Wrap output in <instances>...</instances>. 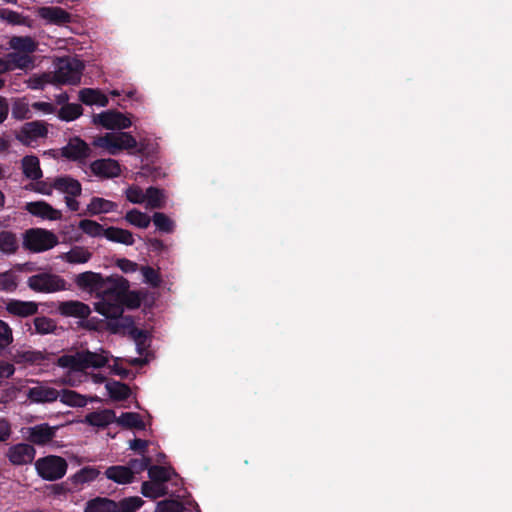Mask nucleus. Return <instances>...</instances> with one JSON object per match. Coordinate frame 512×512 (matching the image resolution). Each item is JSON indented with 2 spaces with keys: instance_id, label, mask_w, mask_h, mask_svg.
Wrapping results in <instances>:
<instances>
[{
  "instance_id": "obj_1",
  "label": "nucleus",
  "mask_w": 512,
  "mask_h": 512,
  "mask_svg": "<svg viewBox=\"0 0 512 512\" xmlns=\"http://www.w3.org/2000/svg\"><path fill=\"white\" fill-rule=\"evenodd\" d=\"M37 475L45 481L54 482L62 479L68 469L65 458L58 455H46L34 462Z\"/></svg>"
},
{
  "instance_id": "obj_2",
  "label": "nucleus",
  "mask_w": 512,
  "mask_h": 512,
  "mask_svg": "<svg viewBox=\"0 0 512 512\" xmlns=\"http://www.w3.org/2000/svg\"><path fill=\"white\" fill-rule=\"evenodd\" d=\"M103 287L99 290L98 296L101 300L95 303V307L103 305L110 308L109 305H119L126 288H129V281L122 276H111L104 278Z\"/></svg>"
},
{
  "instance_id": "obj_3",
  "label": "nucleus",
  "mask_w": 512,
  "mask_h": 512,
  "mask_svg": "<svg viewBox=\"0 0 512 512\" xmlns=\"http://www.w3.org/2000/svg\"><path fill=\"white\" fill-rule=\"evenodd\" d=\"M58 243V237L52 231L43 228H30L23 234L24 248L34 253L52 249Z\"/></svg>"
},
{
  "instance_id": "obj_4",
  "label": "nucleus",
  "mask_w": 512,
  "mask_h": 512,
  "mask_svg": "<svg viewBox=\"0 0 512 512\" xmlns=\"http://www.w3.org/2000/svg\"><path fill=\"white\" fill-rule=\"evenodd\" d=\"M107 308L103 305L94 307L95 311L107 318L106 330L112 334H126L127 328L133 324V317L123 315V308L118 305H109Z\"/></svg>"
},
{
  "instance_id": "obj_5",
  "label": "nucleus",
  "mask_w": 512,
  "mask_h": 512,
  "mask_svg": "<svg viewBox=\"0 0 512 512\" xmlns=\"http://www.w3.org/2000/svg\"><path fill=\"white\" fill-rule=\"evenodd\" d=\"M84 65L76 58H60L57 68L52 72L55 84L76 85L80 82Z\"/></svg>"
},
{
  "instance_id": "obj_6",
  "label": "nucleus",
  "mask_w": 512,
  "mask_h": 512,
  "mask_svg": "<svg viewBox=\"0 0 512 512\" xmlns=\"http://www.w3.org/2000/svg\"><path fill=\"white\" fill-rule=\"evenodd\" d=\"M52 186L58 192L65 194V203L70 211L79 210L80 204L76 198L82 194V185L77 179L69 175L57 176L52 179Z\"/></svg>"
},
{
  "instance_id": "obj_7",
  "label": "nucleus",
  "mask_w": 512,
  "mask_h": 512,
  "mask_svg": "<svg viewBox=\"0 0 512 512\" xmlns=\"http://www.w3.org/2000/svg\"><path fill=\"white\" fill-rule=\"evenodd\" d=\"M95 147L105 148L109 154L116 155L119 150H131L137 147V140L127 132L106 133L94 139Z\"/></svg>"
},
{
  "instance_id": "obj_8",
  "label": "nucleus",
  "mask_w": 512,
  "mask_h": 512,
  "mask_svg": "<svg viewBox=\"0 0 512 512\" xmlns=\"http://www.w3.org/2000/svg\"><path fill=\"white\" fill-rule=\"evenodd\" d=\"M28 287L38 293H54L67 290V282L57 274L42 272L32 275L27 280Z\"/></svg>"
},
{
  "instance_id": "obj_9",
  "label": "nucleus",
  "mask_w": 512,
  "mask_h": 512,
  "mask_svg": "<svg viewBox=\"0 0 512 512\" xmlns=\"http://www.w3.org/2000/svg\"><path fill=\"white\" fill-rule=\"evenodd\" d=\"M91 153L90 146L78 136L70 138L68 143L60 149L63 158L80 164H84Z\"/></svg>"
},
{
  "instance_id": "obj_10",
  "label": "nucleus",
  "mask_w": 512,
  "mask_h": 512,
  "mask_svg": "<svg viewBox=\"0 0 512 512\" xmlns=\"http://www.w3.org/2000/svg\"><path fill=\"white\" fill-rule=\"evenodd\" d=\"M93 122L99 124L105 129H126L132 125L130 118L116 110H107L93 116Z\"/></svg>"
},
{
  "instance_id": "obj_11",
  "label": "nucleus",
  "mask_w": 512,
  "mask_h": 512,
  "mask_svg": "<svg viewBox=\"0 0 512 512\" xmlns=\"http://www.w3.org/2000/svg\"><path fill=\"white\" fill-rule=\"evenodd\" d=\"M36 455L35 448L27 443H18L11 446L6 456L15 466L27 465L33 462Z\"/></svg>"
},
{
  "instance_id": "obj_12",
  "label": "nucleus",
  "mask_w": 512,
  "mask_h": 512,
  "mask_svg": "<svg viewBox=\"0 0 512 512\" xmlns=\"http://www.w3.org/2000/svg\"><path fill=\"white\" fill-rule=\"evenodd\" d=\"M56 429V427H52L48 423H41L28 427L26 438L32 444L44 446L54 439L56 436Z\"/></svg>"
},
{
  "instance_id": "obj_13",
  "label": "nucleus",
  "mask_w": 512,
  "mask_h": 512,
  "mask_svg": "<svg viewBox=\"0 0 512 512\" xmlns=\"http://www.w3.org/2000/svg\"><path fill=\"white\" fill-rule=\"evenodd\" d=\"M59 314L64 317L87 319L91 314L88 304L79 300H67L59 302L57 308Z\"/></svg>"
},
{
  "instance_id": "obj_14",
  "label": "nucleus",
  "mask_w": 512,
  "mask_h": 512,
  "mask_svg": "<svg viewBox=\"0 0 512 512\" xmlns=\"http://www.w3.org/2000/svg\"><path fill=\"white\" fill-rule=\"evenodd\" d=\"M7 357L17 364H44L49 361V355L45 352L38 350H15V352L9 349Z\"/></svg>"
},
{
  "instance_id": "obj_15",
  "label": "nucleus",
  "mask_w": 512,
  "mask_h": 512,
  "mask_svg": "<svg viewBox=\"0 0 512 512\" xmlns=\"http://www.w3.org/2000/svg\"><path fill=\"white\" fill-rule=\"evenodd\" d=\"M91 172L100 178H115L121 174L120 164L112 158L97 159L90 164Z\"/></svg>"
},
{
  "instance_id": "obj_16",
  "label": "nucleus",
  "mask_w": 512,
  "mask_h": 512,
  "mask_svg": "<svg viewBox=\"0 0 512 512\" xmlns=\"http://www.w3.org/2000/svg\"><path fill=\"white\" fill-rule=\"evenodd\" d=\"M74 282L81 290L98 294L103 287L104 277L100 273L86 271L76 275Z\"/></svg>"
},
{
  "instance_id": "obj_17",
  "label": "nucleus",
  "mask_w": 512,
  "mask_h": 512,
  "mask_svg": "<svg viewBox=\"0 0 512 512\" xmlns=\"http://www.w3.org/2000/svg\"><path fill=\"white\" fill-rule=\"evenodd\" d=\"M6 311L17 317H29L38 313V304L34 301L9 299L5 305Z\"/></svg>"
},
{
  "instance_id": "obj_18",
  "label": "nucleus",
  "mask_w": 512,
  "mask_h": 512,
  "mask_svg": "<svg viewBox=\"0 0 512 512\" xmlns=\"http://www.w3.org/2000/svg\"><path fill=\"white\" fill-rule=\"evenodd\" d=\"M27 212L33 216L48 220H60L62 213L60 210L53 208L45 201L28 202L25 206Z\"/></svg>"
},
{
  "instance_id": "obj_19",
  "label": "nucleus",
  "mask_w": 512,
  "mask_h": 512,
  "mask_svg": "<svg viewBox=\"0 0 512 512\" xmlns=\"http://www.w3.org/2000/svg\"><path fill=\"white\" fill-rule=\"evenodd\" d=\"M26 395L32 403H51L58 399L59 391L53 387L37 385L29 388Z\"/></svg>"
},
{
  "instance_id": "obj_20",
  "label": "nucleus",
  "mask_w": 512,
  "mask_h": 512,
  "mask_svg": "<svg viewBox=\"0 0 512 512\" xmlns=\"http://www.w3.org/2000/svg\"><path fill=\"white\" fill-rule=\"evenodd\" d=\"M38 14L42 19L55 25H64L71 22L72 16L66 10L57 6H44L39 8Z\"/></svg>"
},
{
  "instance_id": "obj_21",
  "label": "nucleus",
  "mask_w": 512,
  "mask_h": 512,
  "mask_svg": "<svg viewBox=\"0 0 512 512\" xmlns=\"http://www.w3.org/2000/svg\"><path fill=\"white\" fill-rule=\"evenodd\" d=\"M23 175L33 181H38L43 177L39 158L35 155H27L21 160Z\"/></svg>"
},
{
  "instance_id": "obj_22",
  "label": "nucleus",
  "mask_w": 512,
  "mask_h": 512,
  "mask_svg": "<svg viewBox=\"0 0 512 512\" xmlns=\"http://www.w3.org/2000/svg\"><path fill=\"white\" fill-rule=\"evenodd\" d=\"M79 99L85 105H97L106 107L109 103L108 97L100 90L93 88H83L79 91Z\"/></svg>"
},
{
  "instance_id": "obj_23",
  "label": "nucleus",
  "mask_w": 512,
  "mask_h": 512,
  "mask_svg": "<svg viewBox=\"0 0 512 512\" xmlns=\"http://www.w3.org/2000/svg\"><path fill=\"white\" fill-rule=\"evenodd\" d=\"M84 422L90 426L104 428L115 422V412L111 409L94 411L85 416Z\"/></svg>"
},
{
  "instance_id": "obj_24",
  "label": "nucleus",
  "mask_w": 512,
  "mask_h": 512,
  "mask_svg": "<svg viewBox=\"0 0 512 512\" xmlns=\"http://www.w3.org/2000/svg\"><path fill=\"white\" fill-rule=\"evenodd\" d=\"M23 138H20L22 142L25 140H36L38 138L46 137L48 134V128L44 122L32 121L26 123L21 130Z\"/></svg>"
},
{
  "instance_id": "obj_25",
  "label": "nucleus",
  "mask_w": 512,
  "mask_h": 512,
  "mask_svg": "<svg viewBox=\"0 0 512 512\" xmlns=\"http://www.w3.org/2000/svg\"><path fill=\"white\" fill-rule=\"evenodd\" d=\"M9 46L15 52L30 55L37 50V42L30 36H13L9 40Z\"/></svg>"
},
{
  "instance_id": "obj_26",
  "label": "nucleus",
  "mask_w": 512,
  "mask_h": 512,
  "mask_svg": "<svg viewBox=\"0 0 512 512\" xmlns=\"http://www.w3.org/2000/svg\"><path fill=\"white\" fill-rule=\"evenodd\" d=\"M105 475L108 479L118 484H129L134 480L133 471L127 466L122 465L108 467L105 471Z\"/></svg>"
},
{
  "instance_id": "obj_27",
  "label": "nucleus",
  "mask_w": 512,
  "mask_h": 512,
  "mask_svg": "<svg viewBox=\"0 0 512 512\" xmlns=\"http://www.w3.org/2000/svg\"><path fill=\"white\" fill-rule=\"evenodd\" d=\"M56 365L74 372L85 371V366H83L82 361V351H76L74 354H64L58 357Z\"/></svg>"
},
{
  "instance_id": "obj_28",
  "label": "nucleus",
  "mask_w": 512,
  "mask_h": 512,
  "mask_svg": "<svg viewBox=\"0 0 512 512\" xmlns=\"http://www.w3.org/2000/svg\"><path fill=\"white\" fill-rule=\"evenodd\" d=\"M117 502L106 497H96L86 503L84 512H118Z\"/></svg>"
},
{
  "instance_id": "obj_29",
  "label": "nucleus",
  "mask_w": 512,
  "mask_h": 512,
  "mask_svg": "<svg viewBox=\"0 0 512 512\" xmlns=\"http://www.w3.org/2000/svg\"><path fill=\"white\" fill-rule=\"evenodd\" d=\"M105 238L111 242L131 246L134 244L133 234L126 229L110 226L105 230Z\"/></svg>"
},
{
  "instance_id": "obj_30",
  "label": "nucleus",
  "mask_w": 512,
  "mask_h": 512,
  "mask_svg": "<svg viewBox=\"0 0 512 512\" xmlns=\"http://www.w3.org/2000/svg\"><path fill=\"white\" fill-rule=\"evenodd\" d=\"M92 257V253L85 247L74 246L68 252L63 253L60 258L70 264H84Z\"/></svg>"
},
{
  "instance_id": "obj_31",
  "label": "nucleus",
  "mask_w": 512,
  "mask_h": 512,
  "mask_svg": "<svg viewBox=\"0 0 512 512\" xmlns=\"http://www.w3.org/2000/svg\"><path fill=\"white\" fill-rule=\"evenodd\" d=\"M117 208V203L101 197H93L87 205V211L90 215L114 212Z\"/></svg>"
},
{
  "instance_id": "obj_32",
  "label": "nucleus",
  "mask_w": 512,
  "mask_h": 512,
  "mask_svg": "<svg viewBox=\"0 0 512 512\" xmlns=\"http://www.w3.org/2000/svg\"><path fill=\"white\" fill-rule=\"evenodd\" d=\"M115 422L128 429H145V423L141 416L135 412H123L119 417L115 416Z\"/></svg>"
},
{
  "instance_id": "obj_33",
  "label": "nucleus",
  "mask_w": 512,
  "mask_h": 512,
  "mask_svg": "<svg viewBox=\"0 0 512 512\" xmlns=\"http://www.w3.org/2000/svg\"><path fill=\"white\" fill-rule=\"evenodd\" d=\"M58 398L63 404L70 407H84L88 403L86 396L70 389H62Z\"/></svg>"
},
{
  "instance_id": "obj_34",
  "label": "nucleus",
  "mask_w": 512,
  "mask_h": 512,
  "mask_svg": "<svg viewBox=\"0 0 512 512\" xmlns=\"http://www.w3.org/2000/svg\"><path fill=\"white\" fill-rule=\"evenodd\" d=\"M7 58L9 61V66L11 67V71L15 69L27 70L32 68L34 65V59L31 55L14 51L8 53Z\"/></svg>"
},
{
  "instance_id": "obj_35",
  "label": "nucleus",
  "mask_w": 512,
  "mask_h": 512,
  "mask_svg": "<svg viewBox=\"0 0 512 512\" xmlns=\"http://www.w3.org/2000/svg\"><path fill=\"white\" fill-rule=\"evenodd\" d=\"M148 476L151 481L155 483H161L165 485L171 479V476L175 473V470L172 467H165L159 465H149L148 467Z\"/></svg>"
},
{
  "instance_id": "obj_36",
  "label": "nucleus",
  "mask_w": 512,
  "mask_h": 512,
  "mask_svg": "<svg viewBox=\"0 0 512 512\" xmlns=\"http://www.w3.org/2000/svg\"><path fill=\"white\" fill-rule=\"evenodd\" d=\"M13 341L12 328L7 322L0 319V357H7Z\"/></svg>"
},
{
  "instance_id": "obj_37",
  "label": "nucleus",
  "mask_w": 512,
  "mask_h": 512,
  "mask_svg": "<svg viewBox=\"0 0 512 512\" xmlns=\"http://www.w3.org/2000/svg\"><path fill=\"white\" fill-rule=\"evenodd\" d=\"M18 239L12 231H0V251L4 254H14L18 250Z\"/></svg>"
},
{
  "instance_id": "obj_38",
  "label": "nucleus",
  "mask_w": 512,
  "mask_h": 512,
  "mask_svg": "<svg viewBox=\"0 0 512 512\" xmlns=\"http://www.w3.org/2000/svg\"><path fill=\"white\" fill-rule=\"evenodd\" d=\"M82 361L83 366H85V370L89 368L99 369L107 364L108 357L103 354L85 350L82 351Z\"/></svg>"
},
{
  "instance_id": "obj_39",
  "label": "nucleus",
  "mask_w": 512,
  "mask_h": 512,
  "mask_svg": "<svg viewBox=\"0 0 512 512\" xmlns=\"http://www.w3.org/2000/svg\"><path fill=\"white\" fill-rule=\"evenodd\" d=\"M109 396L115 401H125L131 395L130 387L122 382L114 381L113 383L106 384Z\"/></svg>"
},
{
  "instance_id": "obj_40",
  "label": "nucleus",
  "mask_w": 512,
  "mask_h": 512,
  "mask_svg": "<svg viewBox=\"0 0 512 512\" xmlns=\"http://www.w3.org/2000/svg\"><path fill=\"white\" fill-rule=\"evenodd\" d=\"M141 493L144 497L157 499L167 494V487L161 483L144 481L141 486Z\"/></svg>"
},
{
  "instance_id": "obj_41",
  "label": "nucleus",
  "mask_w": 512,
  "mask_h": 512,
  "mask_svg": "<svg viewBox=\"0 0 512 512\" xmlns=\"http://www.w3.org/2000/svg\"><path fill=\"white\" fill-rule=\"evenodd\" d=\"M145 200L148 208L161 209L164 207L163 191L157 187L150 186L146 189Z\"/></svg>"
},
{
  "instance_id": "obj_42",
  "label": "nucleus",
  "mask_w": 512,
  "mask_h": 512,
  "mask_svg": "<svg viewBox=\"0 0 512 512\" xmlns=\"http://www.w3.org/2000/svg\"><path fill=\"white\" fill-rule=\"evenodd\" d=\"M125 220L138 228H148L151 223V218L138 209H131L125 215Z\"/></svg>"
},
{
  "instance_id": "obj_43",
  "label": "nucleus",
  "mask_w": 512,
  "mask_h": 512,
  "mask_svg": "<svg viewBox=\"0 0 512 512\" xmlns=\"http://www.w3.org/2000/svg\"><path fill=\"white\" fill-rule=\"evenodd\" d=\"M33 323L35 332L40 335L52 334L57 330L56 321L46 316L35 317Z\"/></svg>"
},
{
  "instance_id": "obj_44",
  "label": "nucleus",
  "mask_w": 512,
  "mask_h": 512,
  "mask_svg": "<svg viewBox=\"0 0 512 512\" xmlns=\"http://www.w3.org/2000/svg\"><path fill=\"white\" fill-rule=\"evenodd\" d=\"M18 287V276L12 270L0 272V292L12 293Z\"/></svg>"
},
{
  "instance_id": "obj_45",
  "label": "nucleus",
  "mask_w": 512,
  "mask_h": 512,
  "mask_svg": "<svg viewBox=\"0 0 512 512\" xmlns=\"http://www.w3.org/2000/svg\"><path fill=\"white\" fill-rule=\"evenodd\" d=\"M28 87L33 90H41L47 84H55L52 72L33 74L27 81Z\"/></svg>"
},
{
  "instance_id": "obj_46",
  "label": "nucleus",
  "mask_w": 512,
  "mask_h": 512,
  "mask_svg": "<svg viewBox=\"0 0 512 512\" xmlns=\"http://www.w3.org/2000/svg\"><path fill=\"white\" fill-rule=\"evenodd\" d=\"M79 228L87 235L91 237H105L106 228L103 227L100 223L90 220L83 219L79 222Z\"/></svg>"
},
{
  "instance_id": "obj_47",
  "label": "nucleus",
  "mask_w": 512,
  "mask_h": 512,
  "mask_svg": "<svg viewBox=\"0 0 512 512\" xmlns=\"http://www.w3.org/2000/svg\"><path fill=\"white\" fill-rule=\"evenodd\" d=\"M82 111L80 104L68 103L60 108L58 117L64 121H73L82 115Z\"/></svg>"
},
{
  "instance_id": "obj_48",
  "label": "nucleus",
  "mask_w": 512,
  "mask_h": 512,
  "mask_svg": "<svg viewBox=\"0 0 512 512\" xmlns=\"http://www.w3.org/2000/svg\"><path fill=\"white\" fill-rule=\"evenodd\" d=\"M151 220L156 228L161 232L172 233L174 231V222L162 212H155Z\"/></svg>"
},
{
  "instance_id": "obj_49",
  "label": "nucleus",
  "mask_w": 512,
  "mask_h": 512,
  "mask_svg": "<svg viewBox=\"0 0 512 512\" xmlns=\"http://www.w3.org/2000/svg\"><path fill=\"white\" fill-rule=\"evenodd\" d=\"M99 475V471L92 467H84L75 473L71 480L74 484L79 485L95 480Z\"/></svg>"
},
{
  "instance_id": "obj_50",
  "label": "nucleus",
  "mask_w": 512,
  "mask_h": 512,
  "mask_svg": "<svg viewBox=\"0 0 512 512\" xmlns=\"http://www.w3.org/2000/svg\"><path fill=\"white\" fill-rule=\"evenodd\" d=\"M143 504L144 501L138 496L126 497L117 502V510L118 512H135Z\"/></svg>"
},
{
  "instance_id": "obj_51",
  "label": "nucleus",
  "mask_w": 512,
  "mask_h": 512,
  "mask_svg": "<svg viewBox=\"0 0 512 512\" xmlns=\"http://www.w3.org/2000/svg\"><path fill=\"white\" fill-rule=\"evenodd\" d=\"M119 305L123 309L124 307L136 309L141 305V298L136 291H130L129 288H126Z\"/></svg>"
},
{
  "instance_id": "obj_52",
  "label": "nucleus",
  "mask_w": 512,
  "mask_h": 512,
  "mask_svg": "<svg viewBox=\"0 0 512 512\" xmlns=\"http://www.w3.org/2000/svg\"><path fill=\"white\" fill-rule=\"evenodd\" d=\"M141 272L144 277V282L149 284L153 288H157L161 284L160 273L150 266H142Z\"/></svg>"
},
{
  "instance_id": "obj_53",
  "label": "nucleus",
  "mask_w": 512,
  "mask_h": 512,
  "mask_svg": "<svg viewBox=\"0 0 512 512\" xmlns=\"http://www.w3.org/2000/svg\"><path fill=\"white\" fill-rule=\"evenodd\" d=\"M12 116L17 120L31 118L29 105L24 100H16L12 106Z\"/></svg>"
},
{
  "instance_id": "obj_54",
  "label": "nucleus",
  "mask_w": 512,
  "mask_h": 512,
  "mask_svg": "<svg viewBox=\"0 0 512 512\" xmlns=\"http://www.w3.org/2000/svg\"><path fill=\"white\" fill-rule=\"evenodd\" d=\"M184 505L178 500H163L158 502L156 512H184Z\"/></svg>"
},
{
  "instance_id": "obj_55",
  "label": "nucleus",
  "mask_w": 512,
  "mask_h": 512,
  "mask_svg": "<svg viewBox=\"0 0 512 512\" xmlns=\"http://www.w3.org/2000/svg\"><path fill=\"white\" fill-rule=\"evenodd\" d=\"M0 18L12 25L25 24V18L22 14L6 8L0 9Z\"/></svg>"
},
{
  "instance_id": "obj_56",
  "label": "nucleus",
  "mask_w": 512,
  "mask_h": 512,
  "mask_svg": "<svg viewBox=\"0 0 512 512\" xmlns=\"http://www.w3.org/2000/svg\"><path fill=\"white\" fill-rule=\"evenodd\" d=\"M125 194L127 200L131 203L142 204L145 201V193L139 186L133 185L128 187Z\"/></svg>"
},
{
  "instance_id": "obj_57",
  "label": "nucleus",
  "mask_w": 512,
  "mask_h": 512,
  "mask_svg": "<svg viewBox=\"0 0 512 512\" xmlns=\"http://www.w3.org/2000/svg\"><path fill=\"white\" fill-rule=\"evenodd\" d=\"M151 464V458L147 456H143L141 459H131L128 462L127 467L133 471V476L138 474L144 470H148L149 465Z\"/></svg>"
},
{
  "instance_id": "obj_58",
  "label": "nucleus",
  "mask_w": 512,
  "mask_h": 512,
  "mask_svg": "<svg viewBox=\"0 0 512 512\" xmlns=\"http://www.w3.org/2000/svg\"><path fill=\"white\" fill-rule=\"evenodd\" d=\"M105 322H107V318L98 319L96 317H88L87 319H83L81 326L88 330L101 331L106 330V324H104Z\"/></svg>"
},
{
  "instance_id": "obj_59",
  "label": "nucleus",
  "mask_w": 512,
  "mask_h": 512,
  "mask_svg": "<svg viewBox=\"0 0 512 512\" xmlns=\"http://www.w3.org/2000/svg\"><path fill=\"white\" fill-rule=\"evenodd\" d=\"M116 265L124 273H133V272L137 271V269H138L137 263H135L129 259H126V258L118 259L116 261Z\"/></svg>"
},
{
  "instance_id": "obj_60",
  "label": "nucleus",
  "mask_w": 512,
  "mask_h": 512,
  "mask_svg": "<svg viewBox=\"0 0 512 512\" xmlns=\"http://www.w3.org/2000/svg\"><path fill=\"white\" fill-rule=\"evenodd\" d=\"M149 442L140 438H134L130 441V449L138 452L142 456H145Z\"/></svg>"
},
{
  "instance_id": "obj_61",
  "label": "nucleus",
  "mask_w": 512,
  "mask_h": 512,
  "mask_svg": "<svg viewBox=\"0 0 512 512\" xmlns=\"http://www.w3.org/2000/svg\"><path fill=\"white\" fill-rule=\"evenodd\" d=\"M15 372L13 364L0 360V379L10 378Z\"/></svg>"
},
{
  "instance_id": "obj_62",
  "label": "nucleus",
  "mask_w": 512,
  "mask_h": 512,
  "mask_svg": "<svg viewBox=\"0 0 512 512\" xmlns=\"http://www.w3.org/2000/svg\"><path fill=\"white\" fill-rule=\"evenodd\" d=\"M10 435H11L10 423L4 418H0V442L7 441L10 438Z\"/></svg>"
},
{
  "instance_id": "obj_63",
  "label": "nucleus",
  "mask_w": 512,
  "mask_h": 512,
  "mask_svg": "<svg viewBox=\"0 0 512 512\" xmlns=\"http://www.w3.org/2000/svg\"><path fill=\"white\" fill-rule=\"evenodd\" d=\"M46 489L49 491V494L54 496L66 495L69 491L63 483L47 485Z\"/></svg>"
},
{
  "instance_id": "obj_64",
  "label": "nucleus",
  "mask_w": 512,
  "mask_h": 512,
  "mask_svg": "<svg viewBox=\"0 0 512 512\" xmlns=\"http://www.w3.org/2000/svg\"><path fill=\"white\" fill-rule=\"evenodd\" d=\"M54 190L51 181H37L35 191L44 195H51Z\"/></svg>"
}]
</instances>
